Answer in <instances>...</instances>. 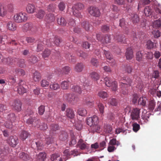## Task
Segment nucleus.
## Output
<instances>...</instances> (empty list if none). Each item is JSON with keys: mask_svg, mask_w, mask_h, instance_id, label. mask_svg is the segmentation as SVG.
<instances>
[{"mask_svg": "<svg viewBox=\"0 0 161 161\" xmlns=\"http://www.w3.org/2000/svg\"><path fill=\"white\" fill-rule=\"evenodd\" d=\"M108 144L118 147L120 145V143L119 141H117L115 138H113L110 140Z\"/></svg>", "mask_w": 161, "mask_h": 161, "instance_id": "obj_36", "label": "nucleus"}, {"mask_svg": "<svg viewBox=\"0 0 161 161\" xmlns=\"http://www.w3.org/2000/svg\"><path fill=\"white\" fill-rule=\"evenodd\" d=\"M90 63L93 66L97 67L99 65V62L97 59L96 58H92L90 60Z\"/></svg>", "mask_w": 161, "mask_h": 161, "instance_id": "obj_46", "label": "nucleus"}, {"mask_svg": "<svg viewBox=\"0 0 161 161\" xmlns=\"http://www.w3.org/2000/svg\"><path fill=\"white\" fill-rule=\"evenodd\" d=\"M105 85L108 87H112V90L115 91L117 87V83L116 81H112L111 79L108 77H106L104 78Z\"/></svg>", "mask_w": 161, "mask_h": 161, "instance_id": "obj_5", "label": "nucleus"}, {"mask_svg": "<svg viewBox=\"0 0 161 161\" xmlns=\"http://www.w3.org/2000/svg\"><path fill=\"white\" fill-rule=\"evenodd\" d=\"M140 109L136 108H134L130 114V117L133 120H137L140 118Z\"/></svg>", "mask_w": 161, "mask_h": 161, "instance_id": "obj_7", "label": "nucleus"}, {"mask_svg": "<svg viewBox=\"0 0 161 161\" xmlns=\"http://www.w3.org/2000/svg\"><path fill=\"white\" fill-rule=\"evenodd\" d=\"M84 8V4L81 3H77L72 7L73 14L75 16L79 18L82 17L80 11Z\"/></svg>", "mask_w": 161, "mask_h": 161, "instance_id": "obj_2", "label": "nucleus"}, {"mask_svg": "<svg viewBox=\"0 0 161 161\" xmlns=\"http://www.w3.org/2000/svg\"><path fill=\"white\" fill-rule=\"evenodd\" d=\"M60 85L57 83L51 84L49 86L50 88L53 90H57L60 88Z\"/></svg>", "mask_w": 161, "mask_h": 161, "instance_id": "obj_38", "label": "nucleus"}, {"mask_svg": "<svg viewBox=\"0 0 161 161\" xmlns=\"http://www.w3.org/2000/svg\"><path fill=\"white\" fill-rule=\"evenodd\" d=\"M89 13L93 16L96 17H99L100 14V11L97 8L91 7L88 9Z\"/></svg>", "mask_w": 161, "mask_h": 161, "instance_id": "obj_9", "label": "nucleus"}, {"mask_svg": "<svg viewBox=\"0 0 161 161\" xmlns=\"http://www.w3.org/2000/svg\"><path fill=\"white\" fill-rule=\"evenodd\" d=\"M155 102L154 100H150L148 104V108L151 111H153L155 106Z\"/></svg>", "mask_w": 161, "mask_h": 161, "instance_id": "obj_35", "label": "nucleus"}, {"mask_svg": "<svg viewBox=\"0 0 161 161\" xmlns=\"http://www.w3.org/2000/svg\"><path fill=\"white\" fill-rule=\"evenodd\" d=\"M46 16L48 22H52L55 20V16L54 14L51 13L47 14Z\"/></svg>", "mask_w": 161, "mask_h": 161, "instance_id": "obj_39", "label": "nucleus"}, {"mask_svg": "<svg viewBox=\"0 0 161 161\" xmlns=\"http://www.w3.org/2000/svg\"><path fill=\"white\" fill-rule=\"evenodd\" d=\"M45 14V13L44 10L42 9L40 10L37 13L36 16L37 18L40 19H42L44 17Z\"/></svg>", "mask_w": 161, "mask_h": 161, "instance_id": "obj_32", "label": "nucleus"}, {"mask_svg": "<svg viewBox=\"0 0 161 161\" xmlns=\"http://www.w3.org/2000/svg\"><path fill=\"white\" fill-rule=\"evenodd\" d=\"M39 123V120L35 117H30L26 121L27 125L33 127L37 126Z\"/></svg>", "mask_w": 161, "mask_h": 161, "instance_id": "obj_6", "label": "nucleus"}, {"mask_svg": "<svg viewBox=\"0 0 161 161\" xmlns=\"http://www.w3.org/2000/svg\"><path fill=\"white\" fill-rule=\"evenodd\" d=\"M146 45L148 49H151L153 47L154 43L150 40H149L147 42Z\"/></svg>", "mask_w": 161, "mask_h": 161, "instance_id": "obj_61", "label": "nucleus"}, {"mask_svg": "<svg viewBox=\"0 0 161 161\" xmlns=\"http://www.w3.org/2000/svg\"><path fill=\"white\" fill-rule=\"evenodd\" d=\"M81 26L87 31L89 30V28L90 26V25L89 24V22L87 21L83 22L81 24Z\"/></svg>", "mask_w": 161, "mask_h": 161, "instance_id": "obj_48", "label": "nucleus"}, {"mask_svg": "<svg viewBox=\"0 0 161 161\" xmlns=\"http://www.w3.org/2000/svg\"><path fill=\"white\" fill-rule=\"evenodd\" d=\"M66 115L67 117L72 119L75 116V114L73 110L71 109H67L66 111Z\"/></svg>", "mask_w": 161, "mask_h": 161, "instance_id": "obj_27", "label": "nucleus"}, {"mask_svg": "<svg viewBox=\"0 0 161 161\" xmlns=\"http://www.w3.org/2000/svg\"><path fill=\"white\" fill-rule=\"evenodd\" d=\"M15 72L16 73L19 75H24L25 74V71L21 69H15Z\"/></svg>", "mask_w": 161, "mask_h": 161, "instance_id": "obj_54", "label": "nucleus"}, {"mask_svg": "<svg viewBox=\"0 0 161 161\" xmlns=\"http://www.w3.org/2000/svg\"><path fill=\"white\" fill-rule=\"evenodd\" d=\"M153 26L156 28H159L161 26V21L160 20H157L153 22Z\"/></svg>", "mask_w": 161, "mask_h": 161, "instance_id": "obj_63", "label": "nucleus"}, {"mask_svg": "<svg viewBox=\"0 0 161 161\" xmlns=\"http://www.w3.org/2000/svg\"><path fill=\"white\" fill-rule=\"evenodd\" d=\"M15 61H17V64L19 67L23 68L26 66L25 60L23 59L15 58Z\"/></svg>", "mask_w": 161, "mask_h": 161, "instance_id": "obj_18", "label": "nucleus"}, {"mask_svg": "<svg viewBox=\"0 0 161 161\" xmlns=\"http://www.w3.org/2000/svg\"><path fill=\"white\" fill-rule=\"evenodd\" d=\"M8 143L12 147H14L18 143V138L15 136H11L9 137Z\"/></svg>", "mask_w": 161, "mask_h": 161, "instance_id": "obj_13", "label": "nucleus"}, {"mask_svg": "<svg viewBox=\"0 0 161 161\" xmlns=\"http://www.w3.org/2000/svg\"><path fill=\"white\" fill-rule=\"evenodd\" d=\"M68 137L67 133L65 131H61L59 136V139L62 141H65Z\"/></svg>", "mask_w": 161, "mask_h": 161, "instance_id": "obj_28", "label": "nucleus"}, {"mask_svg": "<svg viewBox=\"0 0 161 161\" xmlns=\"http://www.w3.org/2000/svg\"><path fill=\"white\" fill-rule=\"evenodd\" d=\"M64 98L69 102H72L75 99V97L70 94H65L64 95Z\"/></svg>", "mask_w": 161, "mask_h": 161, "instance_id": "obj_22", "label": "nucleus"}, {"mask_svg": "<svg viewBox=\"0 0 161 161\" xmlns=\"http://www.w3.org/2000/svg\"><path fill=\"white\" fill-rule=\"evenodd\" d=\"M133 130L135 132H137L140 129V125L137 123H134L132 124Z\"/></svg>", "mask_w": 161, "mask_h": 161, "instance_id": "obj_62", "label": "nucleus"}, {"mask_svg": "<svg viewBox=\"0 0 161 161\" xmlns=\"http://www.w3.org/2000/svg\"><path fill=\"white\" fill-rule=\"evenodd\" d=\"M22 29L24 32L29 33L34 32L36 31V27L31 23H27L22 26Z\"/></svg>", "mask_w": 161, "mask_h": 161, "instance_id": "obj_4", "label": "nucleus"}, {"mask_svg": "<svg viewBox=\"0 0 161 161\" xmlns=\"http://www.w3.org/2000/svg\"><path fill=\"white\" fill-rule=\"evenodd\" d=\"M84 102L87 105L92 104L93 101L92 97L91 96H88L85 97L83 99Z\"/></svg>", "mask_w": 161, "mask_h": 161, "instance_id": "obj_30", "label": "nucleus"}, {"mask_svg": "<svg viewBox=\"0 0 161 161\" xmlns=\"http://www.w3.org/2000/svg\"><path fill=\"white\" fill-rule=\"evenodd\" d=\"M131 20L133 24H136L139 21V18L138 15L136 14H132Z\"/></svg>", "mask_w": 161, "mask_h": 161, "instance_id": "obj_37", "label": "nucleus"}, {"mask_svg": "<svg viewBox=\"0 0 161 161\" xmlns=\"http://www.w3.org/2000/svg\"><path fill=\"white\" fill-rule=\"evenodd\" d=\"M6 10L5 8L3 6L0 5V16H3L5 15Z\"/></svg>", "mask_w": 161, "mask_h": 161, "instance_id": "obj_58", "label": "nucleus"}, {"mask_svg": "<svg viewBox=\"0 0 161 161\" xmlns=\"http://www.w3.org/2000/svg\"><path fill=\"white\" fill-rule=\"evenodd\" d=\"M17 91L19 94L22 95L26 92V90L23 86L20 85L17 88Z\"/></svg>", "mask_w": 161, "mask_h": 161, "instance_id": "obj_41", "label": "nucleus"}, {"mask_svg": "<svg viewBox=\"0 0 161 161\" xmlns=\"http://www.w3.org/2000/svg\"><path fill=\"white\" fill-rule=\"evenodd\" d=\"M84 67V65L81 63H78L75 66L74 70L75 71L80 72L82 71Z\"/></svg>", "mask_w": 161, "mask_h": 161, "instance_id": "obj_23", "label": "nucleus"}, {"mask_svg": "<svg viewBox=\"0 0 161 161\" xmlns=\"http://www.w3.org/2000/svg\"><path fill=\"white\" fill-rule=\"evenodd\" d=\"M90 76L92 79L94 81H97L99 80L100 77L99 75L95 72H92L91 73Z\"/></svg>", "mask_w": 161, "mask_h": 161, "instance_id": "obj_29", "label": "nucleus"}, {"mask_svg": "<svg viewBox=\"0 0 161 161\" xmlns=\"http://www.w3.org/2000/svg\"><path fill=\"white\" fill-rule=\"evenodd\" d=\"M132 83V80L129 78L127 77H124L121 78L120 81V86L122 88V90H124V88L131 86ZM127 90L125 91H122L123 94H125L127 93Z\"/></svg>", "mask_w": 161, "mask_h": 161, "instance_id": "obj_1", "label": "nucleus"}, {"mask_svg": "<svg viewBox=\"0 0 161 161\" xmlns=\"http://www.w3.org/2000/svg\"><path fill=\"white\" fill-rule=\"evenodd\" d=\"M19 157L23 160H27L28 159L29 156L28 154L22 152L19 153Z\"/></svg>", "mask_w": 161, "mask_h": 161, "instance_id": "obj_40", "label": "nucleus"}, {"mask_svg": "<svg viewBox=\"0 0 161 161\" xmlns=\"http://www.w3.org/2000/svg\"><path fill=\"white\" fill-rule=\"evenodd\" d=\"M27 12L30 14L34 13L36 10V8L35 5L31 4H29L27 5L26 8Z\"/></svg>", "mask_w": 161, "mask_h": 161, "instance_id": "obj_16", "label": "nucleus"}, {"mask_svg": "<svg viewBox=\"0 0 161 161\" xmlns=\"http://www.w3.org/2000/svg\"><path fill=\"white\" fill-rule=\"evenodd\" d=\"M46 158V155L45 152L40 153L36 155L37 161H44Z\"/></svg>", "mask_w": 161, "mask_h": 161, "instance_id": "obj_19", "label": "nucleus"}, {"mask_svg": "<svg viewBox=\"0 0 161 161\" xmlns=\"http://www.w3.org/2000/svg\"><path fill=\"white\" fill-rule=\"evenodd\" d=\"M40 130H45L47 128V126L46 124L44 123L41 124L40 125H38V126H36Z\"/></svg>", "mask_w": 161, "mask_h": 161, "instance_id": "obj_55", "label": "nucleus"}, {"mask_svg": "<svg viewBox=\"0 0 161 161\" xmlns=\"http://www.w3.org/2000/svg\"><path fill=\"white\" fill-rule=\"evenodd\" d=\"M38 61V59L37 57L34 55H31L28 60V61L31 64L36 63Z\"/></svg>", "mask_w": 161, "mask_h": 161, "instance_id": "obj_31", "label": "nucleus"}, {"mask_svg": "<svg viewBox=\"0 0 161 161\" xmlns=\"http://www.w3.org/2000/svg\"><path fill=\"white\" fill-rule=\"evenodd\" d=\"M78 113L79 115L81 116H85L87 114L86 110L84 108H80L78 109Z\"/></svg>", "mask_w": 161, "mask_h": 161, "instance_id": "obj_42", "label": "nucleus"}, {"mask_svg": "<svg viewBox=\"0 0 161 161\" xmlns=\"http://www.w3.org/2000/svg\"><path fill=\"white\" fill-rule=\"evenodd\" d=\"M42 143V142L41 141L35 142L37 150H41L43 148L44 145H43Z\"/></svg>", "mask_w": 161, "mask_h": 161, "instance_id": "obj_53", "label": "nucleus"}, {"mask_svg": "<svg viewBox=\"0 0 161 161\" xmlns=\"http://www.w3.org/2000/svg\"><path fill=\"white\" fill-rule=\"evenodd\" d=\"M114 39L117 42L121 43H125L126 42L125 36L122 34L117 33L114 36Z\"/></svg>", "mask_w": 161, "mask_h": 161, "instance_id": "obj_11", "label": "nucleus"}, {"mask_svg": "<svg viewBox=\"0 0 161 161\" xmlns=\"http://www.w3.org/2000/svg\"><path fill=\"white\" fill-rule=\"evenodd\" d=\"M87 124L90 126H93L98 123V118L96 115H93L92 117H89L87 119Z\"/></svg>", "mask_w": 161, "mask_h": 161, "instance_id": "obj_8", "label": "nucleus"}, {"mask_svg": "<svg viewBox=\"0 0 161 161\" xmlns=\"http://www.w3.org/2000/svg\"><path fill=\"white\" fill-rule=\"evenodd\" d=\"M30 135L29 133L27 131L22 130L20 134L19 137L21 140L24 141Z\"/></svg>", "mask_w": 161, "mask_h": 161, "instance_id": "obj_17", "label": "nucleus"}, {"mask_svg": "<svg viewBox=\"0 0 161 161\" xmlns=\"http://www.w3.org/2000/svg\"><path fill=\"white\" fill-rule=\"evenodd\" d=\"M144 13L145 15L147 16H149L151 14V10L149 7H147L145 8Z\"/></svg>", "mask_w": 161, "mask_h": 161, "instance_id": "obj_51", "label": "nucleus"}, {"mask_svg": "<svg viewBox=\"0 0 161 161\" xmlns=\"http://www.w3.org/2000/svg\"><path fill=\"white\" fill-rule=\"evenodd\" d=\"M70 70L71 69L68 66H64L62 69L63 72L65 74H68Z\"/></svg>", "mask_w": 161, "mask_h": 161, "instance_id": "obj_59", "label": "nucleus"}, {"mask_svg": "<svg viewBox=\"0 0 161 161\" xmlns=\"http://www.w3.org/2000/svg\"><path fill=\"white\" fill-rule=\"evenodd\" d=\"M77 145L81 150H84L86 148V143L82 139H80L78 142Z\"/></svg>", "mask_w": 161, "mask_h": 161, "instance_id": "obj_25", "label": "nucleus"}, {"mask_svg": "<svg viewBox=\"0 0 161 161\" xmlns=\"http://www.w3.org/2000/svg\"><path fill=\"white\" fill-rule=\"evenodd\" d=\"M22 103L20 101L19 99L15 100L13 103L12 106L13 108L17 111H19L21 109Z\"/></svg>", "mask_w": 161, "mask_h": 161, "instance_id": "obj_12", "label": "nucleus"}, {"mask_svg": "<svg viewBox=\"0 0 161 161\" xmlns=\"http://www.w3.org/2000/svg\"><path fill=\"white\" fill-rule=\"evenodd\" d=\"M41 85L42 87H47L49 85V82L45 80H42L40 82Z\"/></svg>", "mask_w": 161, "mask_h": 161, "instance_id": "obj_60", "label": "nucleus"}, {"mask_svg": "<svg viewBox=\"0 0 161 161\" xmlns=\"http://www.w3.org/2000/svg\"><path fill=\"white\" fill-rule=\"evenodd\" d=\"M47 45L48 46V44L47 43H45L42 42H40L37 45V50L38 51L42 50L43 48L44 44Z\"/></svg>", "mask_w": 161, "mask_h": 161, "instance_id": "obj_49", "label": "nucleus"}, {"mask_svg": "<svg viewBox=\"0 0 161 161\" xmlns=\"http://www.w3.org/2000/svg\"><path fill=\"white\" fill-rule=\"evenodd\" d=\"M7 27L9 30L12 31H14L17 28L15 24L11 21L7 23Z\"/></svg>", "mask_w": 161, "mask_h": 161, "instance_id": "obj_21", "label": "nucleus"}, {"mask_svg": "<svg viewBox=\"0 0 161 161\" xmlns=\"http://www.w3.org/2000/svg\"><path fill=\"white\" fill-rule=\"evenodd\" d=\"M56 8V6L54 4H50L48 6L47 10L49 12H53Z\"/></svg>", "mask_w": 161, "mask_h": 161, "instance_id": "obj_52", "label": "nucleus"}, {"mask_svg": "<svg viewBox=\"0 0 161 161\" xmlns=\"http://www.w3.org/2000/svg\"><path fill=\"white\" fill-rule=\"evenodd\" d=\"M98 96L100 97L103 98H105L108 97V95L107 93L105 92L101 91L98 93Z\"/></svg>", "mask_w": 161, "mask_h": 161, "instance_id": "obj_56", "label": "nucleus"}, {"mask_svg": "<svg viewBox=\"0 0 161 161\" xmlns=\"http://www.w3.org/2000/svg\"><path fill=\"white\" fill-rule=\"evenodd\" d=\"M32 76L33 80L36 82L39 81L41 78L40 73L37 71L34 72Z\"/></svg>", "mask_w": 161, "mask_h": 161, "instance_id": "obj_20", "label": "nucleus"}, {"mask_svg": "<svg viewBox=\"0 0 161 161\" xmlns=\"http://www.w3.org/2000/svg\"><path fill=\"white\" fill-rule=\"evenodd\" d=\"M97 106L99 109V111L100 112L101 116H102L104 112V106L101 103H99L98 105Z\"/></svg>", "mask_w": 161, "mask_h": 161, "instance_id": "obj_45", "label": "nucleus"}, {"mask_svg": "<svg viewBox=\"0 0 161 161\" xmlns=\"http://www.w3.org/2000/svg\"><path fill=\"white\" fill-rule=\"evenodd\" d=\"M50 134L51 136L56 133L57 130H59L60 128L58 124H52L50 125Z\"/></svg>", "mask_w": 161, "mask_h": 161, "instance_id": "obj_14", "label": "nucleus"}, {"mask_svg": "<svg viewBox=\"0 0 161 161\" xmlns=\"http://www.w3.org/2000/svg\"><path fill=\"white\" fill-rule=\"evenodd\" d=\"M6 119L8 121L14 122L16 120V117L14 113H11L5 117Z\"/></svg>", "mask_w": 161, "mask_h": 161, "instance_id": "obj_24", "label": "nucleus"}, {"mask_svg": "<svg viewBox=\"0 0 161 161\" xmlns=\"http://www.w3.org/2000/svg\"><path fill=\"white\" fill-rule=\"evenodd\" d=\"M58 24L62 26L66 25H67L66 22L64 19L62 17L58 19Z\"/></svg>", "mask_w": 161, "mask_h": 161, "instance_id": "obj_43", "label": "nucleus"}, {"mask_svg": "<svg viewBox=\"0 0 161 161\" xmlns=\"http://www.w3.org/2000/svg\"><path fill=\"white\" fill-rule=\"evenodd\" d=\"M108 103L113 106H116L117 104V102L116 99L114 98H110L108 100Z\"/></svg>", "mask_w": 161, "mask_h": 161, "instance_id": "obj_50", "label": "nucleus"}, {"mask_svg": "<svg viewBox=\"0 0 161 161\" xmlns=\"http://www.w3.org/2000/svg\"><path fill=\"white\" fill-rule=\"evenodd\" d=\"M125 56L128 60H131L134 57L133 51L131 47H128L125 53Z\"/></svg>", "mask_w": 161, "mask_h": 161, "instance_id": "obj_15", "label": "nucleus"}, {"mask_svg": "<svg viewBox=\"0 0 161 161\" xmlns=\"http://www.w3.org/2000/svg\"><path fill=\"white\" fill-rule=\"evenodd\" d=\"M14 18L15 22L21 23L26 21L28 17L26 13L24 12H20L15 14Z\"/></svg>", "mask_w": 161, "mask_h": 161, "instance_id": "obj_3", "label": "nucleus"}, {"mask_svg": "<svg viewBox=\"0 0 161 161\" xmlns=\"http://www.w3.org/2000/svg\"><path fill=\"white\" fill-rule=\"evenodd\" d=\"M77 54L78 56L82 57L84 58H86L88 55L86 53L83 52L81 50L78 51L77 52Z\"/></svg>", "mask_w": 161, "mask_h": 161, "instance_id": "obj_57", "label": "nucleus"}, {"mask_svg": "<svg viewBox=\"0 0 161 161\" xmlns=\"http://www.w3.org/2000/svg\"><path fill=\"white\" fill-rule=\"evenodd\" d=\"M104 131L105 132L111 134L112 133V128L111 125H107L104 126Z\"/></svg>", "mask_w": 161, "mask_h": 161, "instance_id": "obj_47", "label": "nucleus"}, {"mask_svg": "<svg viewBox=\"0 0 161 161\" xmlns=\"http://www.w3.org/2000/svg\"><path fill=\"white\" fill-rule=\"evenodd\" d=\"M70 84V82L67 80L63 81L61 84V86L63 89L67 90L68 89L69 86Z\"/></svg>", "mask_w": 161, "mask_h": 161, "instance_id": "obj_26", "label": "nucleus"}, {"mask_svg": "<svg viewBox=\"0 0 161 161\" xmlns=\"http://www.w3.org/2000/svg\"><path fill=\"white\" fill-rule=\"evenodd\" d=\"M147 98L146 97H141L138 101V103L139 104L143 106H145L146 104Z\"/></svg>", "mask_w": 161, "mask_h": 161, "instance_id": "obj_34", "label": "nucleus"}, {"mask_svg": "<svg viewBox=\"0 0 161 161\" xmlns=\"http://www.w3.org/2000/svg\"><path fill=\"white\" fill-rule=\"evenodd\" d=\"M142 53L140 51L138 52L136 54V58L137 61H140L142 60Z\"/></svg>", "mask_w": 161, "mask_h": 161, "instance_id": "obj_64", "label": "nucleus"}, {"mask_svg": "<svg viewBox=\"0 0 161 161\" xmlns=\"http://www.w3.org/2000/svg\"><path fill=\"white\" fill-rule=\"evenodd\" d=\"M72 91L75 92L80 94L81 93V88L78 86L73 85L71 88Z\"/></svg>", "mask_w": 161, "mask_h": 161, "instance_id": "obj_33", "label": "nucleus"}, {"mask_svg": "<svg viewBox=\"0 0 161 161\" xmlns=\"http://www.w3.org/2000/svg\"><path fill=\"white\" fill-rule=\"evenodd\" d=\"M101 35L99 34L96 35V37L98 41H100L104 44H107L110 42L111 36L107 35H106L102 39L100 38Z\"/></svg>", "mask_w": 161, "mask_h": 161, "instance_id": "obj_10", "label": "nucleus"}, {"mask_svg": "<svg viewBox=\"0 0 161 161\" xmlns=\"http://www.w3.org/2000/svg\"><path fill=\"white\" fill-rule=\"evenodd\" d=\"M50 54V50L48 49H46L43 52L42 56L44 58H47L49 56Z\"/></svg>", "mask_w": 161, "mask_h": 161, "instance_id": "obj_44", "label": "nucleus"}]
</instances>
